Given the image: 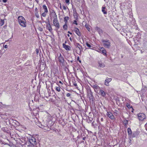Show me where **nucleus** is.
I'll return each mask as SVG.
<instances>
[{
  "instance_id": "nucleus-1",
  "label": "nucleus",
  "mask_w": 147,
  "mask_h": 147,
  "mask_svg": "<svg viewBox=\"0 0 147 147\" xmlns=\"http://www.w3.org/2000/svg\"><path fill=\"white\" fill-rule=\"evenodd\" d=\"M18 20L20 26L24 27L26 26V21L24 17L22 16H19L18 18Z\"/></svg>"
},
{
  "instance_id": "nucleus-2",
  "label": "nucleus",
  "mask_w": 147,
  "mask_h": 147,
  "mask_svg": "<svg viewBox=\"0 0 147 147\" xmlns=\"http://www.w3.org/2000/svg\"><path fill=\"white\" fill-rule=\"evenodd\" d=\"M102 42L104 46L106 47L107 48H109L110 47V43L109 40H103Z\"/></svg>"
},
{
  "instance_id": "nucleus-3",
  "label": "nucleus",
  "mask_w": 147,
  "mask_h": 147,
  "mask_svg": "<svg viewBox=\"0 0 147 147\" xmlns=\"http://www.w3.org/2000/svg\"><path fill=\"white\" fill-rule=\"evenodd\" d=\"M138 119L140 121H143L146 118V116L143 113H140L138 115Z\"/></svg>"
},
{
  "instance_id": "nucleus-4",
  "label": "nucleus",
  "mask_w": 147,
  "mask_h": 147,
  "mask_svg": "<svg viewBox=\"0 0 147 147\" xmlns=\"http://www.w3.org/2000/svg\"><path fill=\"white\" fill-rule=\"evenodd\" d=\"M53 25L57 28L59 29L60 28L59 22L57 19H53Z\"/></svg>"
},
{
  "instance_id": "nucleus-5",
  "label": "nucleus",
  "mask_w": 147,
  "mask_h": 147,
  "mask_svg": "<svg viewBox=\"0 0 147 147\" xmlns=\"http://www.w3.org/2000/svg\"><path fill=\"white\" fill-rule=\"evenodd\" d=\"M59 55L58 59L60 63H63L64 61V58L61 53L59 54Z\"/></svg>"
},
{
  "instance_id": "nucleus-6",
  "label": "nucleus",
  "mask_w": 147,
  "mask_h": 147,
  "mask_svg": "<svg viewBox=\"0 0 147 147\" xmlns=\"http://www.w3.org/2000/svg\"><path fill=\"white\" fill-rule=\"evenodd\" d=\"M111 80L112 79L111 78H107L105 80V84L107 86H109V83L111 82Z\"/></svg>"
},
{
  "instance_id": "nucleus-7",
  "label": "nucleus",
  "mask_w": 147,
  "mask_h": 147,
  "mask_svg": "<svg viewBox=\"0 0 147 147\" xmlns=\"http://www.w3.org/2000/svg\"><path fill=\"white\" fill-rule=\"evenodd\" d=\"M100 53L103 54L107 56V52L106 50L103 47H101L100 49Z\"/></svg>"
},
{
  "instance_id": "nucleus-8",
  "label": "nucleus",
  "mask_w": 147,
  "mask_h": 147,
  "mask_svg": "<svg viewBox=\"0 0 147 147\" xmlns=\"http://www.w3.org/2000/svg\"><path fill=\"white\" fill-rule=\"evenodd\" d=\"M29 141L32 145H34V144H36V139L33 137L32 138L29 140Z\"/></svg>"
},
{
  "instance_id": "nucleus-9",
  "label": "nucleus",
  "mask_w": 147,
  "mask_h": 147,
  "mask_svg": "<svg viewBox=\"0 0 147 147\" xmlns=\"http://www.w3.org/2000/svg\"><path fill=\"white\" fill-rule=\"evenodd\" d=\"M107 115L109 118L112 119H113L114 118V117L113 114L110 112H107Z\"/></svg>"
},
{
  "instance_id": "nucleus-10",
  "label": "nucleus",
  "mask_w": 147,
  "mask_h": 147,
  "mask_svg": "<svg viewBox=\"0 0 147 147\" xmlns=\"http://www.w3.org/2000/svg\"><path fill=\"white\" fill-rule=\"evenodd\" d=\"M46 28H47V29L50 32H51L52 30V28L51 27V26L50 24L49 23V22L48 23H47V25H46Z\"/></svg>"
},
{
  "instance_id": "nucleus-11",
  "label": "nucleus",
  "mask_w": 147,
  "mask_h": 147,
  "mask_svg": "<svg viewBox=\"0 0 147 147\" xmlns=\"http://www.w3.org/2000/svg\"><path fill=\"white\" fill-rule=\"evenodd\" d=\"M46 125L45 126L41 125V127L46 131H49L50 129V128H49V126L47 125Z\"/></svg>"
},
{
  "instance_id": "nucleus-12",
  "label": "nucleus",
  "mask_w": 147,
  "mask_h": 147,
  "mask_svg": "<svg viewBox=\"0 0 147 147\" xmlns=\"http://www.w3.org/2000/svg\"><path fill=\"white\" fill-rule=\"evenodd\" d=\"M63 48L67 51H69L71 49V47L67 45H66L65 44H63Z\"/></svg>"
},
{
  "instance_id": "nucleus-13",
  "label": "nucleus",
  "mask_w": 147,
  "mask_h": 147,
  "mask_svg": "<svg viewBox=\"0 0 147 147\" xmlns=\"http://www.w3.org/2000/svg\"><path fill=\"white\" fill-rule=\"evenodd\" d=\"M88 96L89 98H92L93 97L92 93L90 90H88Z\"/></svg>"
},
{
  "instance_id": "nucleus-14",
  "label": "nucleus",
  "mask_w": 147,
  "mask_h": 147,
  "mask_svg": "<svg viewBox=\"0 0 147 147\" xmlns=\"http://www.w3.org/2000/svg\"><path fill=\"white\" fill-rule=\"evenodd\" d=\"M74 31L79 36H81L80 32L79 29L77 28H75Z\"/></svg>"
},
{
  "instance_id": "nucleus-15",
  "label": "nucleus",
  "mask_w": 147,
  "mask_h": 147,
  "mask_svg": "<svg viewBox=\"0 0 147 147\" xmlns=\"http://www.w3.org/2000/svg\"><path fill=\"white\" fill-rule=\"evenodd\" d=\"M51 15L54 19H57V16L55 12H52L51 13Z\"/></svg>"
},
{
  "instance_id": "nucleus-16",
  "label": "nucleus",
  "mask_w": 147,
  "mask_h": 147,
  "mask_svg": "<svg viewBox=\"0 0 147 147\" xmlns=\"http://www.w3.org/2000/svg\"><path fill=\"white\" fill-rule=\"evenodd\" d=\"M98 63L99 66L101 67H103L105 66V65L100 61H98Z\"/></svg>"
},
{
  "instance_id": "nucleus-17",
  "label": "nucleus",
  "mask_w": 147,
  "mask_h": 147,
  "mask_svg": "<svg viewBox=\"0 0 147 147\" xmlns=\"http://www.w3.org/2000/svg\"><path fill=\"white\" fill-rule=\"evenodd\" d=\"M100 94L103 96H105V92L102 90H101L100 91Z\"/></svg>"
},
{
  "instance_id": "nucleus-18",
  "label": "nucleus",
  "mask_w": 147,
  "mask_h": 147,
  "mask_svg": "<svg viewBox=\"0 0 147 147\" xmlns=\"http://www.w3.org/2000/svg\"><path fill=\"white\" fill-rule=\"evenodd\" d=\"M96 28L99 34L102 33V31L101 29L98 27H97Z\"/></svg>"
},
{
  "instance_id": "nucleus-19",
  "label": "nucleus",
  "mask_w": 147,
  "mask_h": 147,
  "mask_svg": "<svg viewBox=\"0 0 147 147\" xmlns=\"http://www.w3.org/2000/svg\"><path fill=\"white\" fill-rule=\"evenodd\" d=\"M43 8L45 10V12H48V11L47 6L45 5H43L42 6Z\"/></svg>"
},
{
  "instance_id": "nucleus-20",
  "label": "nucleus",
  "mask_w": 147,
  "mask_h": 147,
  "mask_svg": "<svg viewBox=\"0 0 147 147\" xmlns=\"http://www.w3.org/2000/svg\"><path fill=\"white\" fill-rule=\"evenodd\" d=\"M90 26L89 24H86L85 25V27L89 31L90 30Z\"/></svg>"
},
{
  "instance_id": "nucleus-21",
  "label": "nucleus",
  "mask_w": 147,
  "mask_h": 147,
  "mask_svg": "<svg viewBox=\"0 0 147 147\" xmlns=\"http://www.w3.org/2000/svg\"><path fill=\"white\" fill-rule=\"evenodd\" d=\"M105 8L104 7H102V11L103 12V13L106 14H107V12L105 10Z\"/></svg>"
},
{
  "instance_id": "nucleus-22",
  "label": "nucleus",
  "mask_w": 147,
  "mask_h": 147,
  "mask_svg": "<svg viewBox=\"0 0 147 147\" xmlns=\"http://www.w3.org/2000/svg\"><path fill=\"white\" fill-rule=\"evenodd\" d=\"M77 47V48L79 49L80 51L81 49L82 48V46L81 45L78 44Z\"/></svg>"
},
{
  "instance_id": "nucleus-23",
  "label": "nucleus",
  "mask_w": 147,
  "mask_h": 147,
  "mask_svg": "<svg viewBox=\"0 0 147 147\" xmlns=\"http://www.w3.org/2000/svg\"><path fill=\"white\" fill-rule=\"evenodd\" d=\"M47 13V12L44 11V13H42L41 16L44 17H45L46 16Z\"/></svg>"
},
{
  "instance_id": "nucleus-24",
  "label": "nucleus",
  "mask_w": 147,
  "mask_h": 147,
  "mask_svg": "<svg viewBox=\"0 0 147 147\" xmlns=\"http://www.w3.org/2000/svg\"><path fill=\"white\" fill-rule=\"evenodd\" d=\"M69 19V17L68 16H66L64 18V21L66 23Z\"/></svg>"
},
{
  "instance_id": "nucleus-25",
  "label": "nucleus",
  "mask_w": 147,
  "mask_h": 147,
  "mask_svg": "<svg viewBox=\"0 0 147 147\" xmlns=\"http://www.w3.org/2000/svg\"><path fill=\"white\" fill-rule=\"evenodd\" d=\"M93 87L95 89H98L99 88V87L96 85H93Z\"/></svg>"
},
{
  "instance_id": "nucleus-26",
  "label": "nucleus",
  "mask_w": 147,
  "mask_h": 147,
  "mask_svg": "<svg viewBox=\"0 0 147 147\" xmlns=\"http://www.w3.org/2000/svg\"><path fill=\"white\" fill-rule=\"evenodd\" d=\"M123 123L125 125H126L128 123V121L127 120H124L123 121Z\"/></svg>"
},
{
  "instance_id": "nucleus-27",
  "label": "nucleus",
  "mask_w": 147,
  "mask_h": 147,
  "mask_svg": "<svg viewBox=\"0 0 147 147\" xmlns=\"http://www.w3.org/2000/svg\"><path fill=\"white\" fill-rule=\"evenodd\" d=\"M127 132L128 134H131V129L129 128H128L127 129Z\"/></svg>"
},
{
  "instance_id": "nucleus-28",
  "label": "nucleus",
  "mask_w": 147,
  "mask_h": 147,
  "mask_svg": "<svg viewBox=\"0 0 147 147\" xmlns=\"http://www.w3.org/2000/svg\"><path fill=\"white\" fill-rule=\"evenodd\" d=\"M86 46L90 48H91V47H92L91 45L88 42H86Z\"/></svg>"
},
{
  "instance_id": "nucleus-29",
  "label": "nucleus",
  "mask_w": 147,
  "mask_h": 147,
  "mask_svg": "<svg viewBox=\"0 0 147 147\" xmlns=\"http://www.w3.org/2000/svg\"><path fill=\"white\" fill-rule=\"evenodd\" d=\"M63 28L65 30H67V26L66 24L64 25L63 26Z\"/></svg>"
},
{
  "instance_id": "nucleus-30",
  "label": "nucleus",
  "mask_w": 147,
  "mask_h": 147,
  "mask_svg": "<svg viewBox=\"0 0 147 147\" xmlns=\"http://www.w3.org/2000/svg\"><path fill=\"white\" fill-rule=\"evenodd\" d=\"M4 24V21L3 20H1V23H0V24H1V26L3 25Z\"/></svg>"
},
{
  "instance_id": "nucleus-31",
  "label": "nucleus",
  "mask_w": 147,
  "mask_h": 147,
  "mask_svg": "<svg viewBox=\"0 0 147 147\" xmlns=\"http://www.w3.org/2000/svg\"><path fill=\"white\" fill-rule=\"evenodd\" d=\"M147 90V87L145 86H144L142 88V90Z\"/></svg>"
},
{
  "instance_id": "nucleus-32",
  "label": "nucleus",
  "mask_w": 147,
  "mask_h": 147,
  "mask_svg": "<svg viewBox=\"0 0 147 147\" xmlns=\"http://www.w3.org/2000/svg\"><path fill=\"white\" fill-rule=\"evenodd\" d=\"M56 90L58 92H60V89L59 88L57 87L56 88Z\"/></svg>"
},
{
  "instance_id": "nucleus-33",
  "label": "nucleus",
  "mask_w": 147,
  "mask_h": 147,
  "mask_svg": "<svg viewBox=\"0 0 147 147\" xmlns=\"http://www.w3.org/2000/svg\"><path fill=\"white\" fill-rule=\"evenodd\" d=\"M127 107L128 108H132V109H133V108L132 107V106H130V105L129 104H128L127 105Z\"/></svg>"
},
{
  "instance_id": "nucleus-34",
  "label": "nucleus",
  "mask_w": 147,
  "mask_h": 147,
  "mask_svg": "<svg viewBox=\"0 0 147 147\" xmlns=\"http://www.w3.org/2000/svg\"><path fill=\"white\" fill-rule=\"evenodd\" d=\"M38 29L40 31H42L43 30L42 28L40 27H39L38 28Z\"/></svg>"
},
{
  "instance_id": "nucleus-35",
  "label": "nucleus",
  "mask_w": 147,
  "mask_h": 147,
  "mask_svg": "<svg viewBox=\"0 0 147 147\" xmlns=\"http://www.w3.org/2000/svg\"><path fill=\"white\" fill-rule=\"evenodd\" d=\"M71 95V94H70L69 93H68L67 94L66 96L67 97H69Z\"/></svg>"
},
{
  "instance_id": "nucleus-36",
  "label": "nucleus",
  "mask_w": 147,
  "mask_h": 147,
  "mask_svg": "<svg viewBox=\"0 0 147 147\" xmlns=\"http://www.w3.org/2000/svg\"><path fill=\"white\" fill-rule=\"evenodd\" d=\"M73 23L74 24H75L76 25H77L78 24L77 23V21L76 20H74V22H73Z\"/></svg>"
},
{
  "instance_id": "nucleus-37",
  "label": "nucleus",
  "mask_w": 147,
  "mask_h": 147,
  "mask_svg": "<svg viewBox=\"0 0 147 147\" xmlns=\"http://www.w3.org/2000/svg\"><path fill=\"white\" fill-rule=\"evenodd\" d=\"M36 52L37 54H38V52H39V50L38 49H36Z\"/></svg>"
},
{
  "instance_id": "nucleus-38",
  "label": "nucleus",
  "mask_w": 147,
  "mask_h": 147,
  "mask_svg": "<svg viewBox=\"0 0 147 147\" xmlns=\"http://www.w3.org/2000/svg\"><path fill=\"white\" fill-rule=\"evenodd\" d=\"M77 60L79 61L80 62V63H81V61L79 60V57H77Z\"/></svg>"
},
{
  "instance_id": "nucleus-39",
  "label": "nucleus",
  "mask_w": 147,
  "mask_h": 147,
  "mask_svg": "<svg viewBox=\"0 0 147 147\" xmlns=\"http://www.w3.org/2000/svg\"><path fill=\"white\" fill-rule=\"evenodd\" d=\"M63 9H64L65 10H66V7L65 6H63Z\"/></svg>"
},
{
  "instance_id": "nucleus-40",
  "label": "nucleus",
  "mask_w": 147,
  "mask_h": 147,
  "mask_svg": "<svg viewBox=\"0 0 147 147\" xmlns=\"http://www.w3.org/2000/svg\"><path fill=\"white\" fill-rule=\"evenodd\" d=\"M69 0H66L65 2L66 3H68L69 2Z\"/></svg>"
},
{
  "instance_id": "nucleus-41",
  "label": "nucleus",
  "mask_w": 147,
  "mask_h": 147,
  "mask_svg": "<svg viewBox=\"0 0 147 147\" xmlns=\"http://www.w3.org/2000/svg\"><path fill=\"white\" fill-rule=\"evenodd\" d=\"M4 48L5 49L7 48V45H5L4 46Z\"/></svg>"
},
{
  "instance_id": "nucleus-42",
  "label": "nucleus",
  "mask_w": 147,
  "mask_h": 147,
  "mask_svg": "<svg viewBox=\"0 0 147 147\" xmlns=\"http://www.w3.org/2000/svg\"><path fill=\"white\" fill-rule=\"evenodd\" d=\"M4 3H6L7 2V0H2Z\"/></svg>"
},
{
  "instance_id": "nucleus-43",
  "label": "nucleus",
  "mask_w": 147,
  "mask_h": 147,
  "mask_svg": "<svg viewBox=\"0 0 147 147\" xmlns=\"http://www.w3.org/2000/svg\"><path fill=\"white\" fill-rule=\"evenodd\" d=\"M145 127H146V129L147 130V123L145 125Z\"/></svg>"
},
{
  "instance_id": "nucleus-44",
  "label": "nucleus",
  "mask_w": 147,
  "mask_h": 147,
  "mask_svg": "<svg viewBox=\"0 0 147 147\" xmlns=\"http://www.w3.org/2000/svg\"><path fill=\"white\" fill-rule=\"evenodd\" d=\"M74 85L75 86H77V84L76 83H74Z\"/></svg>"
},
{
  "instance_id": "nucleus-45",
  "label": "nucleus",
  "mask_w": 147,
  "mask_h": 147,
  "mask_svg": "<svg viewBox=\"0 0 147 147\" xmlns=\"http://www.w3.org/2000/svg\"><path fill=\"white\" fill-rule=\"evenodd\" d=\"M68 33L69 34H72V33L71 32H70L69 31H68Z\"/></svg>"
},
{
  "instance_id": "nucleus-46",
  "label": "nucleus",
  "mask_w": 147,
  "mask_h": 147,
  "mask_svg": "<svg viewBox=\"0 0 147 147\" xmlns=\"http://www.w3.org/2000/svg\"><path fill=\"white\" fill-rule=\"evenodd\" d=\"M86 138V137H84L83 138V140H85V139Z\"/></svg>"
},
{
  "instance_id": "nucleus-47",
  "label": "nucleus",
  "mask_w": 147,
  "mask_h": 147,
  "mask_svg": "<svg viewBox=\"0 0 147 147\" xmlns=\"http://www.w3.org/2000/svg\"><path fill=\"white\" fill-rule=\"evenodd\" d=\"M101 121H103V119L102 118H101Z\"/></svg>"
},
{
  "instance_id": "nucleus-48",
  "label": "nucleus",
  "mask_w": 147,
  "mask_h": 147,
  "mask_svg": "<svg viewBox=\"0 0 147 147\" xmlns=\"http://www.w3.org/2000/svg\"><path fill=\"white\" fill-rule=\"evenodd\" d=\"M69 39H70V40L71 41H72V39H71V37H70L69 38Z\"/></svg>"
},
{
  "instance_id": "nucleus-49",
  "label": "nucleus",
  "mask_w": 147,
  "mask_h": 147,
  "mask_svg": "<svg viewBox=\"0 0 147 147\" xmlns=\"http://www.w3.org/2000/svg\"><path fill=\"white\" fill-rule=\"evenodd\" d=\"M67 36L69 37L70 36V35L69 34H67Z\"/></svg>"
},
{
  "instance_id": "nucleus-50",
  "label": "nucleus",
  "mask_w": 147,
  "mask_h": 147,
  "mask_svg": "<svg viewBox=\"0 0 147 147\" xmlns=\"http://www.w3.org/2000/svg\"><path fill=\"white\" fill-rule=\"evenodd\" d=\"M59 82L60 83H61V81H59Z\"/></svg>"
},
{
  "instance_id": "nucleus-51",
  "label": "nucleus",
  "mask_w": 147,
  "mask_h": 147,
  "mask_svg": "<svg viewBox=\"0 0 147 147\" xmlns=\"http://www.w3.org/2000/svg\"><path fill=\"white\" fill-rule=\"evenodd\" d=\"M141 52L142 53V52H143V51H142V50H141Z\"/></svg>"
},
{
  "instance_id": "nucleus-52",
  "label": "nucleus",
  "mask_w": 147,
  "mask_h": 147,
  "mask_svg": "<svg viewBox=\"0 0 147 147\" xmlns=\"http://www.w3.org/2000/svg\"><path fill=\"white\" fill-rule=\"evenodd\" d=\"M3 129H5V128H4H4H2V129H3Z\"/></svg>"
},
{
  "instance_id": "nucleus-53",
  "label": "nucleus",
  "mask_w": 147,
  "mask_h": 147,
  "mask_svg": "<svg viewBox=\"0 0 147 147\" xmlns=\"http://www.w3.org/2000/svg\"><path fill=\"white\" fill-rule=\"evenodd\" d=\"M36 17H37V18H38L39 17V16H36Z\"/></svg>"
},
{
  "instance_id": "nucleus-54",
  "label": "nucleus",
  "mask_w": 147,
  "mask_h": 147,
  "mask_svg": "<svg viewBox=\"0 0 147 147\" xmlns=\"http://www.w3.org/2000/svg\"><path fill=\"white\" fill-rule=\"evenodd\" d=\"M66 41L65 42V43H66Z\"/></svg>"
},
{
  "instance_id": "nucleus-55",
  "label": "nucleus",
  "mask_w": 147,
  "mask_h": 147,
  "mask_svg": "<svg viewBox=\"0 0 147 147\" xmlns=\"http://www.w3.org/2000/svg\"><path fill=\"white\" fill-rule=\"evenodd\" d=\"M61 6H60V8H61Z\"/></svg>"
},
{
  "instance_id": "nucleus-56",
  "label": "nucleus",
  "mask_w": 147,
  "mask_h": 147,
  "mask_svg": "<svg viewBox=\"0 0 147 147\" xmlns=\"http://www.w3.org/2000/svg\"><path fill=\"white\" fill-rule=\"evenodd\" d=\"M1 0H0V2H1Z\"/></svg>"
}]
</instances>
